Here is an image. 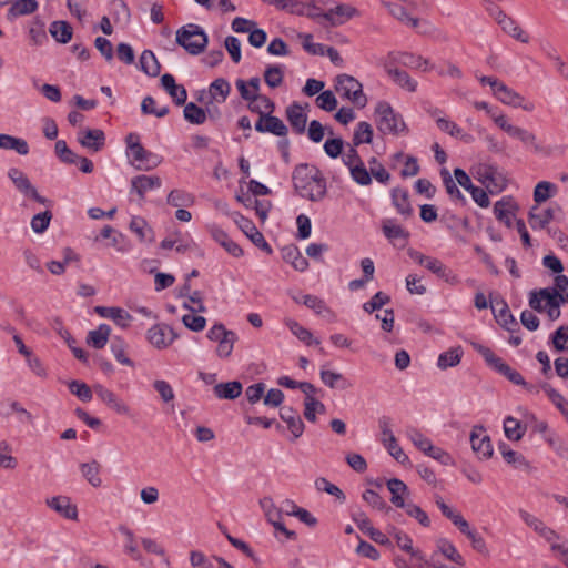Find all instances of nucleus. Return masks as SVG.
Listing matches in <instances>:
<instances>
[{
  "instance_id": "nucleus-1",
  "label": "nucleus",
  "mask_w": 568,
  "mask_h": 568,
  "mask_svg": "<svg viewBox=\"0 0 568 568\" xmlns=\"http://www.w3.org/2000/svg\"><path fill=\"white\" fill-rule=\"evenodd\" d=\"M295 191L312 202L322 201L327 192L326 180L318 168L307 163L295 166L292 174Z\"/></svg>"
},
{
  "instance_id": "nucleus-2",
  "label": "nucleus",
  "mask_w": 568,
  "mask_h": 568,
  "mask_svg": "<svg viewBox=\"0 0 568 568\" xmlns=\"http://www.w3.org/2000/svg\"><path fill=\"white\" fill-rule=\"evenodd\" d=\"M128 155L131 164L140 171H150L161 164L162 158L146 149L139 141V135L130 133L126 136Z\"/></svg>"
},
{
  "instance_id": "nucleus-3",
  "label": "nucleus",
  "mask_w": 568,
  "mask_h": 568,
  "mask_svg": "<svg viewBox=\"0 0 568 568\" xmlns=\"http://www.w3.org/2000/svg\"><path fill=\"white\" fill-rule=\"evenodd\" d=\"M175 40L179 45L193 55L202 53L209 42L207 34L203 28L194 23L181 27L176 31Z\"/></svg>"
},
{
  "instance_id": "nucleus-4",
  "label": "nucleus",
  "mask_w": 568,
  "mask_h": 568,
  "mask_svg": "<svg viewBox=\"0 0 568 568\" xmlns=\"http://www.w3.org/2000/svg\"><path fill=\"white\" fill-rule=\"evenodd\" d=\"M377 129L384 134L398 135L407 128L403 118L395 113L389 103L381 101L375 109Z\"/></svg>"
},
{
  "instance_id": "nucleus-5",
  "label": "nucleus",
  "mask_w": 568,
  "mask_h": 568,
  "mask_svg": "<svg viewBox=\"0 0 568 568\" xmlns=\"http://www.w3.org/2000/svg\"><path fill=\"white\" fill-rule=\"evenodd\" d=\"M335 90L343 99L351 101L358 108H364L367 103L362 83L352 75L338 74L335 78Z\"/></svg>"
},
{
  "instance_id": "nucleus-6",
  "label": "nucleus",
  "mask_w": 568,
  "mask_h": 568,
  "mask_svg": "<svg viewBox=\"0 0 568 568\" xmlns=\"http://www.w3.org/2000/svg\"><path fill=\"white\" fill-rule=\"evenodd\" d=\"M206 337L217 344L215 354L220 358H229L232 355L234 344L237 341L236 333L226 329V327L221 323L214 324L207 331Z\"/></svg>"
},
{
  "instance_id": "nucleus-7",
  "label": "nucleus",
  "mask_w": 568,
  "mask_h": 568,
  "mask_svg": "<svg viewBox=\"0 0 568 568\" xmlns=\"http://www.w3.org/2000/svg\"><path fill=\"white\" fill-rule=\"evenodd\" d=\"M148 341L158 349L166 348L176 338L174 331L164 324L152 326L146 333Z\"/></svg>"
},
{
  "instance_id": "nucleus-8",
  "label": "nucleus",
  "mask_w": 568,
  "mask_h": 568,
  "mask_svg": "<svg viewBox=\"0 0 568 568\" xmlns=\"http://www.w3.org/2000/svg\"><path fill=\"white\" fill-rule=\"evenodd\" d=\"M93 389L98 397L111 409H113L119 415L130 416L131 408L124 403L121 398H119L112 390L105 388L101 384H97L93 386Z\"/></svg>"
},
{
  "instance_id": "nucleus-9",
  "label": "nucleus",
  "mask_w": 568,
  "mask_h": 568,
  "mask_svg": "<svg viewBox=\"0 0 568 568\" xmlns=\"http://www.w3.org/2000/svg\"><path fill=\"white\" fill-rule=\"evenodd\" d=\"M484 432L485 429L481 426H475L470 434L471 448L480 459H487L493 455L490 438Z\"/></svg>"
},
{
  "instance_id": "nucleus-10",
  "label": "nucleus",
  "mask_w": 568,
  "mask_h": 568,
  "mask_svg": "<svg viewBox=\"0 0 568 568\" xmlns=\"http://www.w3.org/2000/svg\"><path fill=\"white\" fill-rule=\"evenodd\" d=\"M397 63L390 62L389 58L384 63V70L390 79L402 89L408 92H415L417 89V81H415L406 71L396 67Z\"/></svg>"
},
{
  "instance_id": "nucleus-11",
  "label": "nucleus",
  "mask_w": 568,
  "mask_h": 568,
  "mask_svg": "<svg viewBox=\"0 0 568 568\" xmlns=\"http://www.w3.org/2000/svg\"><path fill=\"white\" fill-rule=\"evenodd\" d=\"M390 62L400 64L403 67L427 71L433 69V65L427 59H424L420 55H415L408 52H390L388 54Z\"/></svg>"
},
{
  "instance_id": "nucleus-12",
  "label": "nucleus",
  "mask_w": 568,
  "mask_h": 568,
  "mask_svg": "<svg viewBox=\"0 0 568 568\" xmlns=\"http://www.w3.org/2000/svg\"><path fill=\"white\" fill-rule=\"evenodd\" d=\"M490 308L497 323L507 331H513L518 325L505 300L495 297L490 302Z\"/></svg>"
},
{
  "instance_id": "nucleus-13",
  "label": "nucleus",
  "mask_w": 568,
  "mask_h": 568,
  "mask_svg": "<svg viewBox=\"0 0 568 568\" xmlns=\"http://www.w3.org/2000/svg\"><path fill=\"white\" fill-rule=\"evenodd\" d=\"M501 103L511 105L515 108H523L526 111H532L534 104H524L525 99L511 88L507 87L504 82H500L498 88L493 93Z\"/></svg>"
},
{
  "instance_id": "nucleus-14",
  "label": "nucleus",
  "mask_w": 568,
  "mask_h": 568,
  "mask_svg": "<svg viewBox=\"0 0 568 568\" xmlns=\"http://www.w3.org/2000/svg\"><path fill=\"white\" fill-rule=\"evenodd\" d=\"M78 142L92 152H99L105 144V134L100 129H83L78 133Z\"/></svg>"
},
{
  "instance_id": "nucleus-15",
  "label": "nucleus",
  "mask_w": 568,
  "mask_h": 568,
  "mask_svg": "<svg viewBox=\"0 0 568 568\" xmlns=\"http://www.w3.org/2000/svg\"><path fill=\"white\" fill-rule=\"evenodd\" d=\"M255 130L260 133H272L282 138L288 131L284 122L280 118L272 115V113L260 116L255 123Z\"/></svg>"
},
{
  "instance_id": "nucleus-16",
  "label": "nucleus",
  "mask_w": 568,
  "mask_h": 568,
  "mask_svg": "<svg viewBox=\"0 0 568 568\" xmlns=\"http://www.w3.org/2000/svg\"><path fill=\"white\" fill-rule=\"evenodd\" d=\"M357 16H359V11L355 7L345 3H341L323 13V18L334 27L341 26Z\"/></svg>"
},
{
  "instance_id": "nucleus-17",
  "label": "nucleus",
  "mask_w": 568,
  "mask_h": 568,
  "mask_svg": "<svg viewBox=\"0 0 568 568\" xmlns=\"http://www.w3.org/2000/svg\"><path fill=\"white\" fill-rule=\"evenodd\" d=\"M240 229L244 232V234L262 251L266 254H272L273 250L270 244L265 241L263 234L256 229L254 223L245 219L243 216L237 221Z\"/></svg>"
},
{
  "instance_id": "nucleus-18",
  "label": "nucleus",
  "mask_w": 568,
  "mask_h": 568,
  "mask_svg": "<svg viewBox=\"0 0 568 568\" xmlns=\"http://www.w3.org/2000/svg\"><path fill=\"white\" fill-rule=\"evenodd\" d=\"M559 211L560 209L557 205L542 211H540L538 206H534L529 212L528 222L532 230L545 229L550 221L556 217V213Z\"/></svg>"
},
{
  "instance_id": "nucleus-19",
  "label": "nucleus",
  "mask_w": 568,
  "mask_h": 568,
  "mask_svg": "<svg viewBox=\"0 0 568 568\" xmlns=\"http://www.w3.org/2000/svg\"><path fill=\"white\" fill-rule=\"evenodd\" d=\"M407 254L413 261H415L420 266H424L432 273L438 275L439 277L446 276V266L439 260L424 255L423 253L413 248H409Z\"/></svg>"
},
{
  "instance_id": "nucleus-20",
  "label": "nucleus",
  "mask_w": 568,
  "mask_h": 568,
  "mask_svg": "<svg viewBox=\"0 0 568 568\" xmlns=\"http://www.w3.org/2000/svg\"><path fill=\"white\" fill-rule=\"evenodd\" d=\"M519 516L524 520V523L531 527L536 532H538L542 538H545L548 542L554 541L555 539H558L559 536L555 530L547 527L539 518L535 517L534 515L529 514L526 510H519Z\"/></svg>"
},
{
  "instance_id": "nucleus-21",
  "label": "nucleus",
  "mask_w": 568,
  "mask_h": 568,
  "mask_svg": "<svg viewBox=\"0 0 568 568\" xmlns=\"http://www.w3.org/2000/svg\"><path fill=\"white\" fill-rule=\"evenodd\" d=\"M47 505L67 519L77 520L78 509L69 497L57 496L47 500Z\"/></svg>"
},
{
  "instance_id": "nucleus-22",
  "label": "nucleus",
  "mask_w": 568,
  "mask_h": 568,
  "mask_svg": "<svg viewBox=\"0 0 568 568\" xmlns=\"http://www.w3.org/2000/svg\"><path fill=\"white\" fill-rule=\"evenodd\" d=\"M286 118L297 134H303L306 131L307 114L301 104L294 102L288 105L286 108Z\"/></svg>"
},
{
  "instance_id": "nucleus-23",
  "label": "nucleus",
  "mask_w": 568,
  "mask_h": 568,
  "mask_svg": "<svg viewBox=\"0 0 568 568\" xmlns=\"http://www.w3.org/2000/svg\"><path fill=\"white\" fill-rule=\"evenodd\" d=\"M161 185L162 180L156 175H138L131 180V191L136 192L140 199H144L148 191L159 189Z\"/></svg>"
},
{
  "instance_id": "nucleus-24",
  "label": "nucleus",
  "mask_w": 568,
  "mask_h": 568,
  "mask_svg": "<svg viewBox=\"0 0 568 568\" xmlns=\"http://www.w3.org/2000/svg\"><path fill=\"white\" fill-rule=\"evenodd\" d=\"M281 252L282 258L291 264L294 270L304 272L308 268V261L303 257L300 248L295 244L284 246Z\"/></svg>"
},
{
  "instance_id": "nucleus-25",
  "label": "nucleus",
  "mask_w": 568,
  "mask_h": 568,
  "mask_svg": "<svg viewBox=\"0 0 568 568\" xmlns=\"http://www.w3.org/2000/svg\"><path fill=\"white\" fill-rule=\"evenodd\" d=\"M235 85L240 92V95L243 100L250 102L258 99L260 94V85L261 80L257 77L251 78L248 81H244L243 79H237L235 81Z\"/></svg>"
},
{
  "instance_id": "nucleus-26",
  "label": "nucleus",
  "mask_w": 568,
  "mask_h": 568,
  "mask_svg": "<svg viewBox=\"0 0 568 568\" xmlns=\"http://www.w3.org/2000/svg\"><path fill=\"white\" fill-rule=\"evenodd\" d=\"M95 312L105 318L112 320L116 325L121 327L129 326L132 321L131 314L120 307H106V306H97Z\"/></svg>"
},
{
  "instance_id": "nucleus-27",
  "label": "nucleus",
  "mask_w": 568,
  "mask_h": 568,
  "mask_svg": "<svg viewBox=\"0 0 568 568\" xmlns=\"http://www.w3.org/2000/svg\"><path fill=\"white\" fill-rule=\"evenodd\" d=\"M387 488L392 495L390 503L398 507L404 508L406 506L405 497L409 495L407 485L397 478L387 480Z\"/></svg>"
},
{
  "instance_id": "nucleus-28",
  "label": "nucleus",
  "mask_w": 568,
  "mask_h": 568,
  "mask_svg": "<svg viewBox=\"0 0 568 568\" xmlns=\"http://www.w3.org/2000/svg\"><path fill=\"white\" fill-rule=\"evenodd\" d=\"M382 229L384 235L393 243L400 242L402 246L406 244L409 233L404 227L396 224L394 220H384Z\"/></svg>"
},
{
  "instance_id": "nucleus-29",
  "label": "nucleus",
  "mask_w": 568,
  "mask_h": 568,
  "mask_svg": "<svg viewBox=\"0 0 568 568\" xmlns=\"http://www.w3.org/2000/svg\"><path fill=\"white\" fill-rule=\"evenodd\" d=\"M438 129L450 136L458 138L465 143H473L474 136L465 133L455 122L450 121L445 116H438L436 119Z\"/></svg>"
},
{
  "instance_id": "nucleus-30",
  "label": "nucleus",
  "mask_w": 568,
  "mask_h": 568,
  "mask_svg": "<svg viewBox=\"0 0 568 568\" xmlns=\"http://www.w3.org/2000/svg\"><path fill=\"white\" fill-rule=\"evenodd\" d=\"M281 418L286 423L287 428L291 430L294 438L302 436L304 432V423L296 410L290 407H283L281 410Z\"/></svg>"
},
{
  "instance_id": "nucleus-31",
  "label": "nucleus",
  "mask_w": 568,
  "mask_h": 568,
  "mask_svg": "<svg viewBox=\"0 0 568 568\" xmlns=\"http://www.w3.org/2000/svg\"><path fill=\"white\" fill-rule=\"evenodd\" d=\"M129 229L134 233L141 242L151 243L154 241L153 230L149 226L148 222L141 216H133L131 219Z\"/></svg>"
},
{
  "instance_id": "nucleus-32",
  "label": "nucleus",
  "mask_w": 568,
  "mask_h": 568,
  "mask_svg": "<svg viewBox=\"0 0 568 568\" xmlns=\"http://www.w3.org/2000/svg\"><path fill=\"white\" fill-rule=\"evenodd\" d=\"M242 384L237 381L220 383L213 387L214 395L220 399H235L242 394Z\"/></svg>"
},
{
  "instance_id": "nucleus-33",
  "label": "nucleus",
  "mask_w": 568,
  "mask_h": 568,
  "mask_svg": "<svg viewBox=\"0 0 568 568\" xmlns=\"http://www.w3.org/2000/svg\"><path fill=\"white\" fill-rule=\"evenodd\" d=\"M111 327L106 324H100L97 329H92L88 333L87 343L93 348H103L110 337Z\"/></svg>"
},
{
  "instance_id": "nucleus-34",
  "label": "nucleus",
  "mask_w": 568,
  "mask_h": 568,
  "mask_svg": "<svg viewBox=\"0 0 568 568\" xmlns=\"http://www.w3.org/2000/svg\"><path fill=\"white\" fill-rule=\"evenodd\" d=\"M0 149L14 150L20 155H27L29 153V145L24 139L4 133L0 134Z\"/></svg>"
},
{
  "instance_id": "nucleus-35",
  "label": "nucleus",
  "mask_w": 568,
  "mask_h": 568,
  "mask_svg": "<svg viewBox=\"0 0 568 568\" xmlns=\"http://www.w3.org/2000/svg\"><path fill=\"white\" fill-rule=\"evenodd\" d=\"M285 325L294 336H296L301 342L305 343L306 345H320V341L313 337L311 331L302 326L295 320L286 318Z\"/></svg>"
},
{
  "instance_id": "nucleus-36",
  "label": "nucleus",
  "mask_w": 568,
  "mask_h": 568,
  "mask_svg": "<svg viewBox=\"0 0 568 568\" xmlns=\"http://www.w3.org/2000/svg\"><path fill=\"white\" fill-rule=\"evenodd\" d=\"M140 69L149 77H158L161 71V64L151 50H144L140 57Z\"/></svg>"
},
{
  "instance_id": "nucleus-37",
  "label": "nucleus",
  "mask_w": 568,
  "mask_h": 568,
  "mask_svg": "<svg viewBox=\"0 0 568 568\" xmlns=\"http://www.w3.org/2000/svg\"><path fill=\"white\" fill-rule=\"evenodd\" d=\"M50 34L60 43H68L73 34V29L67 21H53L49 27Z\"/></svg>"
},
{
  "instance_id": "nucleus-38",
  "label": "nucleus",
  "mask_w": 568,
  "mask_h": 568,
  "mask_svg": "<svg viewBox=\"0 0 568 568\" xmlns=\"http://www.w3.org/2000/svg\"><path fill=\"white\" fill-rule=\"evenodd\" d=\"M230 92H231V84L224 78L215 79L210 84V88H209V93H210L211 98L219 103L224 102L227 99V97L230 95Z\"/></svg>"
},
{
  "instance_id": "nucleus-39",
  "label": "nucleus",
  "mask_w": 568,
  "mask_h": 568,
  "mask_svg": "<svg viewBox=\"0 0 568 568\" xmlns=\"http://www.w3.org/2000/svg\"><path fill=\"white\" fill-rule=\"evenodd\" d=\"M437 551L446 557L448 560L464 566L465 560L463 556L458 552L457 548L447 539L442 538L437 541Z\"/></svg>"
},
{
  "instance_id": "nucleus-40",
  "label": "nucleus",
  "mask_w": 568,
  "mask_h": 568,
  "mask_svg": "<svg viewBox=\"0 0 568 568\" xmlns=\"http://www.w3.org/2000/svg\"><path fill=\"white\" fill-rule=\"evenodd\" d=\"M392 200L394 206L397 209L398 213L404 216H410L413 213V209L408 201V193L403 189H394L392 191Z\"/></svg>"
},
{
  "instance_id": "nucleus-41",
  "label": "nucleus",
  "mask_w": 568,
  "mask_h": 568,
  "mask_svg": "<svg viewBox=\"0 0 568 568\" xmlns=\"http://www.w3.org/2000/svg\"><path fill=\"white\" fill-rule=\"evenodd\" d=\"M8 176L12 181L14 186L26 196L29 195V193L34 187L31 184V182L28 179V176L22 171H20L17 168H11L8 171Z\"/></svg>"
},
{
  "instance_id": "nucleus-42",
  "label": "nucleus",
  "mask_w": 568,
  "mask_h": 568,
  "mask_svg": "<svg viewBox=\"0 0 568 568\" xmlns=\"http://www.w3.org/2000/svg\"><path fill=\"white\" fill-rule=\"evenodd\" d=\"M320 376L321 381L329 388L341 387L346 389L351 387V383L341 373L322 368Z\"/></svg>"
},
{
  "instance_id": "nucleus-43",
  "label": "nucleus",
  "mask_w": 568,
  "mask_h": 568,
  "mask_svg": "<svg viewBox=\"0 0 568 568\" xmlns=\"http://www.w3.org/2000/svg\"><path fill=\"white\" fill-rule=\"evenodd\" d=\"M389 532L394 534V537L396 539L397 546L403 549L404 551H407L412 555V557L423 560L424 557L419 550H416L413 548V540L410 537L406 534H403L398 531L395 527L389 528Z\"/></svg>"
},
{
  "instance_id": "nucleus-44",
  "label": "nucleus",
  "mask_w": 568,
  "mask_h": 568,
  "mask_svg": "<svg viewBox=\"0 0 568 568\" xmlns=\"http://www.w3.org/2000/svg\"><path fill=\"white\" fill-rule=\"evenodd\" d=\"M100 468L101 466L97 460H91L90 463H83L80 465L82 476L93 487H100L102 484V479L99 476Z\"/></svg>"
},
{
  "instance_id": "nucleus-45",
  "label": "nucleus",
  "mask_w": 568,
  "mask_h": 568,
  "mask_svg": "<svg viewBox=\"0 0 568 568\" xmlns=\"http://www.w3.org/2000/svg\"><path fill=\"white\" fill-rule=\"evenodd\" d=\"M212 236L213 239L220 243L231 255L237 257L243 254L242 248L232 241L229 235L220 229L212 230Z\"/></svg>"
},
{
  "instance_id": "nucleus-46",
  "label": "nucleus",
  "mask_w": 568,
  "mask_h": 568,
  "mask_svg": "<svg viewBox=\"0 0 568 568\" xmlns=\"http://www.w3.org/2000/svg\"><path fill=\"white\" fill-rule=\"evenodd\" d=\"M463 349L460 346L448 349L438 356L437 366L440 369L457 366L460 363Z\"/></svg>"
},
{
  "instance_id": "nucleus-47",
  "label": "nucleus",
  "mask_w": 568,
  "mask_h": 568,
  "mask_svg": "<svg viewBox=\"0 0 568 568\" xmlns=\"http://www.w3.org/2000/svg\"><path fill=\"white\" fill-rule=\"evenodd\" d=\"M514 204L509 199H501L494 206L496 219L507 226L511 225Z\"/></svg>"
},
{
  "instance_id": "nucleus-48",
  "label": "nucleus",
  "mask_w": 568,
  "mask_h": 568,
  "mask_svg": "<svg viewBox=\"0 0 568 568\" xmlns=\"http://www.w3.org/2000/svg\"><path fill=\"white\" fill-rule=\"evenodd\" d=\"M302 304H304L306 307L313 310L317 315H323V316H333V312L329 310V307L326 305V303L315 296V295H311V294H305V295H302Z\"/></svg>"
},
{
  "instance_id": "nucleus-49",
  "label": "nucleus",
  "mask_w": 568,
  "mask_h": 568,
  "mask_svg": "<svg viewBox=\"0 0 568 568\" xmlns=\"http://www.w3.org/2000/svg\"><path fill=\"white\" fill-rule=\"evenodd\" d=\"M184 119L192 124H203L206 121V113L204 109L196 105L194 102L185 104L183 110Z\"/></svg>"
},
{
  "instance_id": "nucleus-50",
  "label": "nucleus",
  "mask_w": 568,
  "mask_h": 568,
  "mask_svg": "<svg viewBox=\"0 0 568 568\" xmlns=\"http://www.w3.org/2000/svg\"><path fill=\"white\" fill-rule=\"evenodd\" d=\"M504 432L508 439L519 440L525 434V427L516 418L508 416L504 420Z\"/></svg>"
},
{
  "instance_id": "nucleus-51",
  "label": "nucleus",
  "mask_w": 568,
  "mask_h": 568,
  "mask_svg": "<svg viewBox=\"0 0 568 568\" xmlns=\"http://www.w3.org/2000/svg\"><path fill=\"white\" fill-rule=\"evenodd\" d=\"M542 389L564 417H568V400L548 384L542 385Z\"/></svg>"
},
{
  "instance_id": "nucleus-52",
  "label": "nucleus",
  "mask_w": 568,
  "mask_h": 568,
  "mask_svg": "<svg viewBox=\"0 0 568 568\" xmlns=\"http://www.w3.org/2000/svg\"><path fill=\"white\" fill-rule=\"evenodd\" d=\"M506 133L513 138L520 140L526 145H531L536 151H539V146L536 142L537 139L534 133L513 124L510 125Z\"/></svg>"
},
{
  "instance_id": "nucleus-53",
  "label": "nucleus",
  "mask_w": 568,
  "mask_h": 568,
  "mask_svg": "<svg viewBox=\"0 0 568 568\" xmlns=\"http://www.w3.org/2000/svg\"><path fill=\"white\" fill-rule=\"evenodd\" d=\"M372 139H373L372 125L365 121L359 122L357 124L356 130L353 135L354 146H358L362 143H371Z\"/></svg>"
},
{
  "instance_id": "nucleus-54",
  "label": "nucleus",
  "mask_w": 568,
  "mask_h": 568,
  "mask_svg": "<svg viewBox=\"0 0 568 568\" xmlns=\"http://www.w3.org/2000/svg\"><path fill=\"white\" fill-rule=\"evenodd\" d=\"M248 109L252 112L258 113L260 116H263L273 113L275 104L270 98L260 95L258 99L248 103Z\"/></svg>"
},
{
  "instance_id": "nucleus-55",
  "label": "nucleus",
  "mask_w": 568,
  "mask_h": 568,
  "mask_svg": "<svg viewBox=\"0 0 568 568\" xmlns=\"http://www.w3.org/2000/svg\"><path fill=\"white\" fill-rule=\"evenodd\" d=\"M166 202L175 207L189 206L194 203V196L181 190H173L169 193Z\"/></svg>"
},
{
  "instance_id": "nucleus-56",
  "label": "nucleus",
  "mask_w": 568,
  "mask_h": 568,
  "mask_svg": "<svg viewBox=\"0 0 568 568\" xmlns=\"http://www.w3.org/2000/svg\"><path fill=\"white\" fill-rule=\"evenodd\" d=\"M304 406V417L312 423L316 420V413L323 414L326 410L325 405L316 398H305Z\"/></svg>"
},
{
  "instance_id": "nucleus-57",
  "label": "nucleus",
  "mask_w": 568,
  "mask_h": 568,
  "mask_svg": "<svg viewBox=\"0 0 568 568\" xmlns=\"http://www.w3.org/2000/svg\"><path fill=\"white\" fill-rule=\"evenodd\" d=\"M298 39L303 49L313 55H325V45L313 42V36L310 33H300Z\"/></svg>"
},
{
  "instance_id": "nucleus-58",
  "label": "nucleus",
  "mask_w": 568,
  "mask_h": 568,
  "mask_svg": "<svg viewBox=\"0 0 568 568\" xmlns=\"http://www.w3.org/2000/svg\"><path fill=\"white\" fill-rule=\"evenodd\" d=\"M54 151L57 156L64 163L74 164L78 162L79 156L69 149L64 140L55 142Z\"/></svg>"
},
{
  "instance_id": "nucleus-59",
  "label": "nucleus",
  "mask_w": 568,
  "mask_h": 568,
  "mask_svg": "<svg viewBox=\"0 0 568 568\" xmlns=\"http://www.w3.org/2000/svg\"><path fill=\"white\" fill-rule=\"evenodd\" d=\"M52 213L44 211L33 215L31 219V229L37 234H42L50 225Z\"/></svg>"
},
{
  "instance_id": "nucleus-60",
  "label": "nucleus",
  "mask_w": 568,
  "mask_h": 568,
  "mask_svg": "<svg viewBox=\"0 0 568 568\" xmlns=\"http://www.w3.org/2000/svg\"><path fill=\"white\" fill-rule=\"evenodd\" d=\"M141 110L144 114H153L156 118H163L169 113V108L165 105L156 108V102L152 97H145L142 100Z\"/></svg>"
},
{
  "instance_id": "nucleus-61",
  "label": "nucleus",
  "mask_w": 568,
  "mask_h": 568,
  "mask_svg": "<svg viewBox=\"0 0 568 568\" xmlns=\"http://www.w3.org/2000/svg\"><path fill=\"white\" fill-rule=\"evenodd\" d=\"M37 9V0H18L10 8V12L13 16H26L36 12Z\"/></svg>"
},
{
  "instance_id": "nucleus-62",
  "label": "nucleus",
  "mask_w": 568,
  "mask_h": 568,
  "mask_svg": "<svg viewBox=\"0 0 568 568\" xmlns=\"http://www.w3.org/2000/svg\"><path fill=\"white\" fill-rule=\"evenodd\" d=\"M352 179L359 185L366 186L372 183L371 173L366 169L364 162L349 169Z\"/></svg>"
},
{
  "instance_id": "nucleus-63",
  "label": "nucleus",
  "mask_w": 568,
  "mask_h": 568,
  "mask_svg": "<svg viewBox=\"0 0 568 568\" xmlns=\"http://www.w3.org/2000/svg\"><path fill=\"white\" fill-rule=\"evenodd\" d=\"M69 390L80 400L87 403L92 399L91 388L83 382L72 381L69 383Z\"/></svg>"
},
{
  "instance_id": "nucleus-64",
  "label": "nucleus",
  "mask_w": 568,
  "mask_h": 568,
  "mask_svg": "<svg viewBox=\"0 0 568 568\" xmlns=\"http://www.w3.org/2000/svg\"><path fill=\"white\" fill-rule=\"evenodd\" d=\"M190 565L192 568H214L212 560L200 550L190 551Z\"/></svg>"
}]
</instances>
